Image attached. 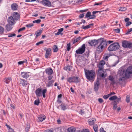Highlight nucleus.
Here are the masks:
<instances>
[{"mask_svg":"<svg viewBox=\"0 0 132 132\" xmlns=\"http://www.w3.org/2000/svg\"><path fill=\"white\" fill-rule=\"evenodd\" d=\"M67 50L68 51H70L71 48V46L70 43L67 44Z\"/></svg>","mask_w":132,"mask_h":132,"instance_id":"35","label":"nucleus"},{"mask_svg":"<svg viewBox=\"0 0 132 132\" xmlns=\"http://www.w3.org/2000/svg\"><path fill=\"white\" fill-rule=\"evenodd\" d=\"M81 28L84 29H86L89 28V27L88 25H87L86 26H84L83 25L82 26Z\"/></svg>","mask_w":132,"mask_h":132,"instance_id":"40","label":"nucleus"},{"mask_svg":"<svg viewBox=\"0 0 132 132\" xmlns=\"http://www.w3.org/2000/svg\"><path fill=\"white\" fill-rule=\"evenodd\" d=\"M84 13H82V14H80L79 16V18H82L84 16Z\"/></svg>","mask_w":132,"mask_h":132,"instance_id":"53","label":"nucleus"},{"mask_svg":"<svg viewBox=\"0 0 132 132\" xmlns=\"http://www.w3.org/2000/svg\"><path fill=\"white\" fill-rule=\"evenodd\" d=\"M126 102L127 103H128L130 102L129 97L127 96L126 97Z\"/></svg>","mask_w":132,"mask_h":132,"instance_id":"48","label":"nucleus"},{"mask_svg":"<svg viewBox=\"0 0 132 132\" xmlns=\"http://www.w3.org/2000/svg\"><path fill=\"white\" fill-rule=\"evenodd\" d=\"M103 72L104 71L103 70V71H100V73H99L98 71V74L99 76L102 77L103 78H104L106 77V75H105L103 73Z\"/></svg>","mask_w":132,"mask_h":132,"instance_id":"22","label":"nucleus"},{"mask_svg":"<svg viewBox=\"0 0 132 132\" xmlns=\"http://www.w3.org/2000/svg\"><path fill=\"white\" fill-rule=\"evenodd\" d=\"M96 121V119L95 118H93L92 119L89 120L88 122L90 125H93L95 121Z\"/></svg>","mask_w":132,"mask_h":132,"instance_id":"23","label":"nucleus"},{"mask_svg":"<svg viewBox=\"0 0 132 132\" xmlns=\"http://www.w3.org/2000/svg\"><path fill=\"white\" fill-rule=\"evenodd\" d=\"M98 101L100 103H102L103 102V100L101 98H99L98 99Z\"/></svg>","mask_w":132,"mask_h":132,"instance_id":"56","label":"nucleus"},{"mask_svg":"<svg viewBox=\"0 0 132 132\" xmlns=\"http://www.w3.org/2000/svg\"><path fill=\"white\" fill-rule=\"evenodd\" d=\"M117 97L116 95H114L110 97L109 100L111 101L117 99Z\"/></svg>","mask_w":132,"mask_h":132,"instance_id":"27","label":"nucleus"},{"mask_svg":"<svg viewBox=\"0 0 132 132\" xmlns=\"http://www.w3.org/2000/svg\"><path fill=\"white\" fill-rule=\"evenodd\" d=\"M63 30V28H61L58 29V31L56 33H55V34L56 35H58L61 34V32Z\"/></svg>","mask_w":132,"mask_h":132,"instance_id":"26","label":"nucleus"},{"mask_svg":"<svg viewBox=\"0 0 132 132\" xmlns=\"http://www.w3.org/2000/svg\"><path fill=\"white\" fill-rule=\"evenodd\" d=\"M42 32V30H38L35 32V34L36 37L40 36Z\"/></svg>","mask_w":132,"mask_h":132,"instance_id":"24","label":"nucleus"},{"mask_svg":"<svg viewBox=\"0 0 132 132\" xmlns=\"http://www.w3.org/2000/svg\"><path fill=\"white\" fill-rule=\"evenodd\" d=\"M122 46L125 48H131L132 47V43L124 40L122 42Z\"/></svg>","mask_w":132,"mask_h":132,"instance_id":"7","label":"nucleus"},{"mask_svg":"<svg viewBox=\"0 0 132 132\" xmlns=\"http://www.w3.org/2000/svg\"><path fill=\"white\" fill-rule=\"evenodd\" d=\"M90 15L91 12L89 11L87 13V14L85 15V17L86 18H89L90 16Z\"/></svg>","mask_w":132,"mask_h":132,"instance_id":"32","label":"nucleus"},{"mask_svg":"<svg viewBox=\"0 0 132 132\" xmlns=\"http://www.w3.org/2000/svg\"><path fill=\"white\" fill-rule=\"evenodd\" d=\"M29 126L28 125H27L25 128V131L26 132H27L29 129Z\"/></svg>","mask_w":132,"mask_h":132,"instance_id":"49","label":"nucleus"},{"mask_svg":"<svg viewBox=\"0 0 132 132\" xmlns=\"http://www.w3.org/2000/svg\"><path fill=\"white\" fill-rule=\"evenodd\" d=\"M126 78L125 77H122L119 79L118 83L120 84H122L125 80V79Z\"/></svg>","mask_w":132,"mask_h":132,"instance_id":"25","label":"nucleus"},{"mask_svg":"<svg viewBox=\"0 0 132 132\" xmlns=\"http://www.w3.org/2000/svg\"><path fill=\"white\" fill-rule=\"evenodd\" d=\"M9 132H14L13 129L11 128V127L9 126Z\"/></svg>","mask_w":132,"mask_h":132,"instance_id":"45","label":"nucleus"},{"mask_svg":"<svg viewBox=\"0 0 132 132\" xmlns=\"http://www.w3.org/2000/svg\"><path fill=\"white\" fill-rule=\"evenodd\" d=\"M13 16H11L9 17V31L12 28L11 26L15 23L14 20H18L20 17L19 14L17 12H14L13 13Z\"/></svg>","mask_w":132,"mask_h":132,"instance_id":"1","label":"nucleus"},{"mask_svg":"<svg viewBox=\"0 0 132 132\" xmlns=\"http://www.w3.org/2000/svg\"><path fill=\"white\" fill-rule=\"evenodd\" d=\"M34 26L32 23H29L26 25V26L27 28L31 27Z\"/></svg>","mask_w":132,"mask_h":132,"instance_id":"37","label":"nucleus"},{"mask_svg":"<svg viewBox=\"0 0 132 132\" xmlns=\"http://www.w3.org/2000/svg\"><path fill=\"white\" fill-rule=\"evenodd\" d=\"M132 31V28H131L129 29L128 30L127 32L126 33V35L128 34L129 33Z\"/></svg>","mask_w":132,"mask_h":132,"instance_id":"52","label":"nucleus"},{"mask_svg":"<svg viewBox=\"0 0 132 132\" xmlns=\"http://www.w3.org/2000/svg\"><path fill=\"white\" fill-rule=\"evenodd\" d=\"M41 21V20L40 19H39L37 20H36L33 21V22L34 23H39Z\"/></svg>","mask_w":132,"mask_h":132,"instance_id":"34","label":"nucleus"},{"mask_svg":"<svg viewBox=\"0 0 132 132\" xmlns=\"http://www.w3.org/2000/svg\"><path fill=\"white\" fill-rule=\"evenodd\" d=\"M132 75V70L129 68L127 69L125 73L124 77L126 78H129Z\"/></svg>","mask_w":132,"mask_h":132,"instance_id":"10","label":"nucleus"},{"mask_svg":"<svg viewBox=\"0 0 132 132\" xmlns=\"http://www.w3.org/2000/svg\"><path fill=\"white\" fill-rule=\"evenodd\" d=\"M86 48L85 45L83 44L76 51V53L77 54H82L85 51Z\"/></svg>","mask_w":132,"mask_h":132,"instance_id":"8","label":"nucleus"},{"mask_svg":"<svg viewBox=\"0 0 132 132\" xmlns=\"http://www.w3.org/2000/svg\"><path fill=\"white\" fill-rule=\"evenodd\" d=\"M81 132H89V131L88 129H83Z\"/></svg>","mask_w":132,"mask_h":132,"instance_id":"58","label":"nucleus"},{"mask_svg":"<svg viewBox=\"0 0 132 132\" xmlns=\"http://www.w3.org/2000/svg\"><path fill=\"white\" fill-rule=\"evenodd\" d=\"M114 30L117 33H119L120 31V29L118 28L114 29Z\"/></svg>","mask_w":132,"mask_h":132,"instance_id":"50","label":"nucleus"},{"mask_svg":"<svg viewBox=\"0 0 132 132\" xmlns=\"http://www.w3.org/2000/svg\"><path fill=\"white\" fill-rule=\"evenodd\" d=\"M88 43L91 46H95L98 44V40L96 39L92 40L90 42H88Z\"/></svg>","mask_w":132,"mask_h":132,"instance_id":"13","label":"nucleus"},{"mask_svg":"<svg viewBox=\"0 0 132 132\" xmlns=\"http://www.w3.org/2000/svg\"><path fill=\"white\" fill-rule=\"evenodd\" d=\"M67 81L70 83L74 82L77 83L79 82L80 79L77 77H69L67 79Z\"/></svg>","mask_w":132,"mask_h":132,"instance_id":"6","label":"nucleus"},{"mask_svg":"<svg viewBox=\"0 0 132 132\" xmlns=\"http://www.w3.org/2000/svg\"><path fill=\"white\" fill-rule=\"evenodd\" d=\"M54 82V81L52 80L49 81L48 84L47 86L49 87L51 86H52L53 85V84Z\"/></svg>","mask_w":132,"mask_h":132,"instance_id":"29","label":"nucleus"},{"mask_svg":"<svg viewBox=\"0 0 132 132\" xmlns=\"http://www.w3.org/2000/svg\"><path fill=\"white\" fill-rule=\"evenodd\" d=\"M109 80L112 81V84H115L116 83V82L115 80H114V78L112 76H109Z\"/></svg>","mask_w":132,"mask_h":132,"instance_id":"20","label":"nucleus"},{"mask_svg":"<svg viewBox=\"0 0 132 132\" xmlns=\"http://www.w3.org/2000/svg\"><path fill=\"white\" fill-rule=\"evenodd\" d=\"M4 84H7L8 83V78H6L4 80Z\"/></svg>","mask_w":132,"mask_h":132,"instance_id":"38","label":"nucleus"},{"mask_svg":"<svg viewBox=\"0 0 132 132\" xmlns=\"http://www.w3.org/2000/svg\"><path fill=\"white\" fill-rule=\"evenodd\" d=\"M103 38H101L99 40H102V41L99 44V45L97 47L96 51L98 53L101 52L102 51L103 49L107 45V42L105 40H103Z\"/></svg>","mask_w":132,"mask_h":132,"instance_id":"3","label":"nucleus"},{"mask_svg":"<svg viewBox=\"0 0 132 132\" xmlns=\"http://www.w3.org/2000/svg\"><path fill=\"white\" fill-rule=\"evenodd\" d=\"M130 20V19L129 18H126L125 19V22H128Z\"/></svg>","mask_w":132,"mask_h":132,"instance_id":"60","label":"nucleus"},{"mask_svg":"<svg viewBox=\"0 0 132 132\" xmlns=\"http://www.w3.org/2000/svg\"><path fill=\"white\" fill-rule=\"evenodd\" d=\"M120 47L118 43H114L110 45L108 48V50L110 51H115L119 49Z\"/></svg>","mask_w":132,"mask_h":132,"instance_id":"5","label":"nucleus"},{"mask_svg":"<svg viewBox=\"0 0 132 132\" xmlns=\"http://www.w3.org/2000/svg\"><path fill=\"white\" fill-rule=\"evenodd\" d=\"M23 61H20L18 62V64L19 65H21L23 63Z\"/></svg>","mask_w":132,"mask_h":132,"instance_id":"63","label":"nucleus"},{"mask_svg":"<svg viewBox=\"0 0 132 132\" xmlns=\"http://www.w3.org/2000/svg\"><path fill=\"white\" fill-rule=\"evenodd\" d=\"M116 99L117 100L114 101V102L117 103V102L118 103L121 100V98L120 97H119L118 98H117V99Z\"/></svg>","mask_w":132,"mask_h":132,"instance_id":"43","label":"nucleus"},{"mask_svg":"<svg viewBox=\"0 0 132 132\" xmlns=\"http://www.w3.org/2000/svg\"><path fill=\"white\" fill-rule=\"evenodd\" d=\"M100 132H106V131L104 130V129L103 128H101L100 129Z\"/></svg>","mask_w":132,"mask_h":132,"instance_id":"57","label":"nucleus"},{"mask_svg":"<svg viewBox=\"0 0 132 132\" xmlns=\"http://www.w3.org/2000/svg\"><path fill=\"white\" fill-rule=\"evenodd\" d=\"M61 109L63 110H64L67 109L66 106L64 104H61Z\"/></svg>","mask_w":132,"mask_h":132,"instance_id":"33","label":"nucleus"},{"mask_svg":"<svg viewBox=\"0 0 132 132\" xmlns=\"http://www.w3.org/2000/svg\"><path fill=\"white\" fill-rule=\"evenodd\" d=\"M65 70L68 71H70V67L69 65L65 67Z\"/></svg>","mask_w":132,"mask_h":132,"instance_id":"39","label":"nucleus"},{"mask_svg":"<svg viewBox=\"0 0 132 132\" xmlns=\"http://www.w3.org/2000/svg\"><path fill=\"white\" fill-rule=\"evenodd\" d=\"M103 98L105 99H106L108 98V97L107 96V95H104L103 96Z\"/></svg>","mask_w":132,"mask_h":132,"instance_id":"62","label":"nucleus"},{"mask_svg":"<svg viewBox=\"0 0 132 132\" xmlns=\"http://www.w3.org/2000/svg\"><path fill=\"white\" fill-rule=\"evenodd\" d=\"M46 118L45 116L44 115H41L38 117L37 119V121L38 122H42Z\"/></svg>","mask_w":132,"mask_h":132,"instance_id":"15","label":"nucleus"},{"mask_svg":"<svg viewBox=\"0 0 132 132\" xmlns=\"http://www.w3.org/2000/svg\"><path fill=\"white\" fill-rule=\"evenodd\" d=\"M29 72H22L21 73V76L23 78L27 79L29 76V75L28 73Z\"/></svg>","mask_w":132,"mask_h":132,"instance_id":"16","label":"nucleus"},{"mask_svg":"<svg viewBox=\"0 0 132 132\" xmlns=\"http://www.w3.org/2000/svg\"><path fill=\"white\" fill-rule=\"evenodd\" d=\"M117 108V104L116 103H114V105H113V109H114L115 110Z\"/></svg>","mask_w":132,"mask_h":132,"instance_id":"54","label":"nucleus"},{"mask_svg":"<svg viewBox=\"0 0 132 132\" xmlns=\"http://www.w3.org/2000/svg\"><path fill=\"white\" fill-rule=\"evenodd\" d=\"M46 73L49 75H51L53 73V71L51 68H48L46 69L45 70Z\"/></svg>","mask_w":132,"mask_h":132,"instance_id":"14","label":"nucleus"},{"mask_svg":"<svg viewBox=\"0 0 132 132\" xmlns=\"http://www.w3.org/2000/svg\"><path fill=\"white\" fill-rule=\"evenodd\" d=\"M105 64V62L104 60H102L100 61L98 65V70L99 73H100V71H103V66Z\"/></svg>","mask_w":132,"mask_h":132,"instance_id":"9","label":"nucleus"},{"mask_svg":"<svg viewBox=\"0 0 132 132\" xmlns=\"http://www.w3.org/2000/svg\"><path fill=\"white\" fill-rule=\"evenodd\" d=\"M100 85V83L99 82V79L97 78L96 82H95L94 83V89L95 91L97 92L98 90Z\"/></svg>","mask_w":132,"mask_h":132,"instance_id":"12","label":"nucleus"},{"mask_svg":"<svg viewBox=\"0 0 132 132\" xmlns=\"http://www.w3.org/2000/svg\"><path fill=\"white\" fill-rule=\"evenodd\" d=\"M98 126L96 125H93V129L95 132H98Z\"/></svg>","mask_w":132,"mask_h":132,"instance_id":"28","label":"nucleus"},{"mask_svg":"<svg viewBox=\"0 0 132 132\" xmlns=\"http://www.w3.org/2000/svg\"><path fill=\"white\" fill-rule=\"evenodd\" d=\"M53 49L54 52H56L58 51V48L56 45H54L53 46Z\"/></svg>","mask_w":132,"mask_h":132,"instance_id":"30","label":"nucleus"},{"mask_svg":"<svg viewBox=\"0 0 132 132\" xmlns=\"http://www.w3.org/2000/svg\"><path fill=\"white\" fill-rule=\"evenodd\" d=\"M43 132H53V131L52 130L48 129L44 131Z\"/></svg>","mask_w":132,"mask_h":132,"instance_id":"61","label":"nucleus"},{"mask_svg":"<svg viewBox=\"0 0 132 132\" xmlns=\"http://www.w3.org/2000/svg\"><path fill=\"white\" fill-rule=\"evenodd\" d=\"M85 73L86 78L89 80H93L95 78V72L94 70H86Z\"/></svg>","mask_w":132,"mask_h":132,"instance_id":"2","label":"nucleus"},{"mask_svg":"<svg viewBox=\"0 0 132 132\" xmlns=\"http://www.w3.org/2000/svg\"><path fill=\"white\" fill-rule=\"evenodd\" d=\"M39 103V99L36 100L34 102V104L35 105H38Z\"/></svg>","mask_w":132,"mask_h":132,"instance_id":"36","label":"nucleus"},{"mask_svg":"<svg viewBox=\"0 0 132 132\" xmlns=\"http://www.w3.org/2000/svg\"><path fill=\"white\" fill-rule=\"evenodd\" d=\"M126 10V8L125 7H122L120 8L119 10V11H124Z\"/></svg>","mask_w":132,"mask_h":132,"instance_id":"31","label":"nucleus"},{"mask_svg":"<svg viewBox=\"0 0 132 132\" xmlns=\"http://www.w3.org/2000/svg\"><path fill=\"white\" fill-rule=\"evenodd\" d=\"M53 76L51 75H50L48 76V80H50L52 78Z\"/></svg>","mask_w":132,"mask_h":132,"instance_id":"59","label":"nucleus"},{"mask_svg":"<svg viewBox=\"0 0 132 132\" xmlns=\"http://www.w3.org/2000/svg\"><path fill=\"white\" fill-rule=\"evenodd\" d=\"M80 113L81 114H86V113L85 112V111H84V110H81L80 112Z\"/></svg>","mask_w":132,"mask_h":132,"instance_id":"55","label":"nucleus"},{"mask_svg":"<svg viewBox=\"0 0 132 132\" xmlns=\"http://www.w3.org/2000/svg\"><path fill=\"white\" fill-rule=\"evenodd\" d=\"M51 49L50 48L47 49L46 50V52L45 54V57L46 58L48 57V56L51 54Z\"/></svg>","mask_w":132,"mask_h":132,"instance_id":"19","label":"nucleus"},{"mask_svg":"<svg viewBox=\"0 0 132 132\" xmlns=\"http://www.w3.org/2000/svg\"><path fill=\"white\" fill-rule=\"evenodd\" d=\"M44 42L43 41H41L39 42L36 44V45L37 46H38L39 45L41 44H43Z\"/></svg>","mask_w":132,"mask_h":132,"instance_id":"46","label":"nucleus"},{"mask_svg":"<svg viewBox=\"0 0 132 132\" xmlns=\"http://www.w3.org/2000/svg\"><path fill=\"white\" fill-rule=\"evenodd\" d=\"M47 91L46 89H44L42 90L41 88H38L36 90L35 93L37 97H38L42 96V93L43 97L45 98L46 97L45 93H46Z\"/></svg>","mask_w":132,"mask_h":132,"instance_id":"4","label":"nucleus"},{"mask_svg":"<svg viewBox=\"0 0 132 132\" xmlns=\"http://www.w3.org/2000/svg\"><path fill=\"white\" fill-rule=\"evenodd\" d=\"M131 23V22L130 21H128L127 22V23H126V26L127 27H128L129 26V25H130Z\"/></svg>","mask_w":132,"mask_h":132,"instance_id":"51","label":"nucleus"},{"mask_svg":"<svg viewBox=\"0 0 132 132\" xmlns=\"http://www.w3.org/2000/svg\"><path fill=\"white\" fill-rule=\"evenodd\" d=\"M16 36V34L13 33L11 34V33L9 34V37H12L13 36Z\"/></svg>","mask_w":132,"mask_h":132,"instance_id":"47","label":"nucleus"},{"mask_svg":"<svg viewBox=\"0 0 132 132\" xmlns=\"http://www.w3.org/2000/svg\"><path fill=\"white\" fill-rule=\"evenodd\" d=\"M96 15L93 14V15H90L89 19H94L96 18Z\"/></svg>","mask_w":132,"mask_h":132,"instance_id":"41","label":"nucleus"},{"mask_svg":"<svg viewBox=\"0 0 132 132\" xmlns=\"http://www.w3.org/2000/svg\"><path fill=\"white\" fill-rule=\"evenodd\" d=\"M19 81L20 84L23 86H24L27 84V81L24 79H20Z\"/></svg>","mask_w":132,"mask_h":132,"instance_id":"17","label":"nucleus"},{"mask_svg":"<svg viewBox=\"0 0 132 132\" xmlns=\"http://www.w3.org/2000/svg\"><path fill=\"white\" fill-rule=\"evenodd\" d=\"M4 28L1 26H0V34H2L3 32Z\"/></svg>","mask_w":132,"mask_h":132,"instance_id":"44","label":"nucleus"},{"mask_svg":"<svg viewBox=\"0 0 132 132\" xmlns=\"http://www.w3.org/2000/svg\"><path fill=\"white\" fill-rule=\"evenodd\" d=\"M76 130V128L73 127H71L68 128L67 131L69 132H75Z\"/></svg>","mask_w":132,"mask_h":132,"instance_id":"21","label":"nucleus"},{"mask_svg":"<svg viewBox=\"0 0 132 132\" xmlns=\"http://www.w3.org/2000/svg\"><path fill=\"white\" fill-rule=\"evenodd\" d=\"M116 99L117 100L114 101V102L117 103V102L118 103L121 100V98L120 97H119L118 98H117V99Z\"/></svg>","mask_w":132,"mask_h":132,"instance_id":"42","label":"nucleus"},{"mask_svg":"<svg viewBox=\"0 0 132 132\" xmlns=\"http://www.w3.org/2000/svg\"><path fill=\"white\" fill-rule=\"evenodd\" d=\"M10 106L13 109H15V107L14 105V104H10Z\"/></svg>","mask_w":132,"mask_h":132,"instance_id":"64","label":"nucleus"},{"mask_svg":"<svg viewBox=\"0 0 132 132\" xmlns=\"http://www.w3.org/2000/svg\"><path fill=\"white\" fill-rule=\"evenodd\" d=\"M40 2L43 5L46 6L50 7L52 6L51 2L48 0H43Z\"/></svg>","mask_w":132,"mask_h":132,"instance_id":"11","label":"nucleus"},{"mask_svg":"<svg viewBox=\"0 0 132 132\" xmlns=\"http://www.w3.org/2000/svg\"><path fill=\"white\" fill-rule=\"evenodd\" d=\"M11 7L13 11H15L17 10L18 5L16 3H14L11 5Z\"/></svg>","mask_w":132,"mask_h":132,"instance_id":"18","label":"nucleus"}]
</instances>
